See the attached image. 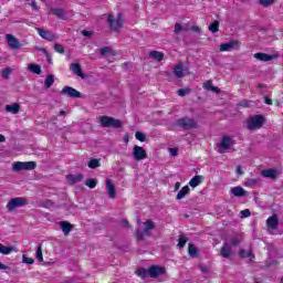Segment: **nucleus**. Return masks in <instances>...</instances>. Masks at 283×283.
<instances>
[{
	"mask_svg": "<svg viewBox=\"0 0 283 283\" xmlns=\"http://www.w3.org/2000/svg\"><path fill=\"white\" fill-rule=\"evenodd\" d=\"M144 229H137L135 232V238L138 242H143L145 240V235H151V230L156 229V224L151 219H148L144 222Z\"/></svg>",
	"mask_w": 283,
	"mask_h": 283,
	"instance_id": "obj_1",
	"label": "nucleus"
},
{
	"mask_svg": "<svg viewBox=\"0 0 283 283\" xmlns=\"http://www.w3.org/2000/svg\"><path fill=\"white\" fill-rule=\"evenodd\" d=\"M98 123L102 127H114V129H120V127H123V122H120V119L107 115L101 116Z\"/></svg>",
	"mask_w": 283,
	"mask_h": 283,
	"instance_id": "obj_2",
	"label": "nucleus"
},
{
	"mask_svg": "<svg viewBox=\"0 0 283 283\" xmlns=\"http://www.w3.org/2000/svg\"><path fill=\"white\" fill-rule=\"evenodd\" d=\"M264 116L263 115H254L247 120V129L253 132L254 129H261L262 125H264Z\"/></svg>",
	"mask_w": 283,
	"mask_h": 283,
	"instance_id": "obj_3",
	"label": "nucleus"
},
{
	"mask_svg": "<svg viewBox=\"0 0 283 283\" xmlns=\"http://www.w3.org/2000/svg\"><path fill=\"white\" fill-rule=\"evenodd\" d=\"M36 169V161H15L13 164V171H32Z\"/></svg>",
	"mask_w": 283,
	"mask_h": 283,
	"instance_id": "obj_4",
	"label": "nucleus"
},
{
	"mask_svg": "<svg viewBox=\"0 0 283 283\" xmlns=\"http://www.w3.org/2000/svg\"><path fill=\"white\" fill-rule=\"evenodd\" d=\"M177 127H181V129H196L198 128V123L189 117H184L177 119Z\"/></svg>",
	"mask_w": 283,
	"mask_h": 283,
	"instance_id": "obj_5",
	"label": "nucleus"
},
{
	"mask_svg": "<svg viewBox=\"0 0 283 283\" xmlns=\"http://www.w3.org/2000/svg\"><path fill=\"white\" fill-rule=\"evenodd\" d=\"M61 94L62 96H67L69 98H83V94L72 86H64Z\"/></svg>",
	"mask_w": 283,
	"mask_h": 283,
	"instance_id": "obj_6",
	"label": "nucleus"
},
{
	"mask_svg": "<svg viewBox=\"0 0 283 283\" xmlns=\"http://www.w3.org/2000/svg\"><path fill=\"white\" fill-rule=\"evenodd\" d=\"M28 205V201L23 197H17L9 201L8 209L9 211H14V209H18V207H25Z\"/></svg>",
	"mask_w": 283,
	"mask_h": 283,
	"instance_id": "obj_7",
	"label": "nucleus"
},
{
	"mask_svg": "<svg viewBox=\"0 0 283 283\" xmlns=\"http://www.w3.org/2000/svg\"><path fill=\"white\" fill-rule=\"evenodd\" d=\"M231 145H233V139L229 136H223L221 143L217 144L219 154H224L228 149H231Z\"/></svg>",
	"mask_w": 283,
	"mask_h": 283,
	"instance_id": "obj_8",
	"label": "nucleus"
},
{
	"mask_svg": "<svg viewBox=\"0 0 283 283\" xmlns=\"http://www.w3.org/2000/svg\"><path fill=\"white\" fill-rule=\"evenodd\" d=\"M108 23L112 30H115V32H118V30L123 28V14L118 13L116 20H114V15L112 14L108 15Z\"/></svg>",
	"mask_w": 283,
	"mask_h": 283,
	"instance_id": "obj_9",
	"label": "nucleus"
},
{
	"mask_svg": "<svg viewBox=\"0 0 283 283\" xmlns=\"http://www.w3.org/2000/svg\"><path fill=\"white\" fill-rule=\"evenodd\" d=\"M149 277L156 279L160 277V275H165L167 273V270L160 265H151L148 269Z\"/></svg>",
	"mask_w": 283,
	"mask_h": 283,
	"instance_id": "obj_10",
	"label": "nucleus"
},
{
	"mask_svg": "<svg viewBox=\"0 0 283 283\" xmlns=\"http://www.w3.org/2000/svg\"><path fill=\"white\" fill-rule=\"evenodd\" d=\"M133 156L135 160H145V158H147V150L140 146L135 145L133 147Z\"/></svg>",
	"mask_w": 283,
	"mask_h": 283,
	"instance_id": "obj_11",
	"label": "nucleus"
},
{
	"mask_svg": "<svg viewBox=\"0 0 283 283\" xmlns=\"http://www.w3.org/2000/svg\"><path fill=\"white\" fill-rule=\"evenodd\" d=\"M221 258H226L227 260L231 259V255H233V248L231 247V243L226 242L221 250H220Z\"/></svg>",
	"mask_w": 283,
	"mask_h": 283,
	"instance_id": "obj_12",
	"label": "nucleus"
},
{
	"mask_svg": "<svg viewBox=\"0 0 283 283\" xmlns=\"http://www.w3.org/2000/svg\"><path fill=\"white\" fill-rule=\"evenodd\" d=\"M36 30L38 34H40L42 39H45V41H56V35L52 33V31L43 30L41 28H38Z\"/></svg>",
	"mask_w": 283,
	"mask_h": 283,
	"instance_id": "obj_13",
	"label": "nucleus"
},
{
	"mask_svg": "<svg viewBox=\"0 0 283 283\" xmlns=\"http://www.w3.org/2000/svg\"><path fill=\"white\" fill-rule=\"evenodd\" d=\"M230 193L234 196V198H244L249 196V192L244 190V188L237 186L230 189Z\"/></svg>",
	"mask_w": 283,
	"mask_h": 283,
	"instance_id": "obj_14",
	"label": "nucleus"
},
{
	"mask_svg": "<svg viewBox=\"0 0 283 283\" xmlns=\"http://www.w3.org/2000/svg\"><path fill=\"white\" fill-rule=\"evenodd\" d=\"M106 193L112 200L116 198V187L112 184V179H106Z\"/></svg>",
	"mask_w": 283,
	"mask_h": 283,
	"instance_id": "obj_15",
	"label": "nucleus"
},
{
	"mask_svg": "<svg viewBox=\"0 0 283 283\" xmlns=\"http://www.w3.org/2000/svg\"><path fill=\"white\" fill-rule=\"evenodd\" d=\"M238 41H230L220 45V52H231V50H238Z\"/></svg>",
	"mask_w": 283,
	"mask_h": 283,
	"instance_id": "obj_16",
	"label": "nucleus"
},
{
	"mask_svg": "<svg viewBox=\"0 0 283 283\" xmlns=\"http://www.w3.org/2000/svg\"><path fill=\"white\" fill-rule=\"evenodd\" d=\"M263 178H270V180H277V170L270 168L261 171Z\"/></svg>",
	"mask_w": 283,
	"mask_h": 283,
	"instance_id": "obj_17",
	"label": "nucleus"
},
{
	"mask_svg": "<svg viewBox=\"0 0 283 283\" xmlns=\"http://www.w3.org/2000/svg\"><path fill=\"white\" fill-rule=\"evenodd\" d=\"M239 256L242 260H247V258L249 259L250 262H253V260H255V254H253V250H244V249H240L239 250Z\"/></svg>",
	"mask_w": 283,
	"mask_h": 283,
	"instance_id": "obj_18",
	"label": "nucleus"
},
{
	"mask_svg": "<svg viewBox=\"0 0 283 283\" xmlns=\"http://www.w3.org/2000/svg\"><path fill=\"white\" fill-rule=\"evenodd\" d=\"M7 42H8V45L13 50L21 48L19 40H17V38H14V35L12 34H7Z\"/></svg>",
	"mask_w": 283,
	"mask_h": 283,
	"instance_id": "obj_19",
	"label": "nucleus"
},
{
	"mask_svg": "<svg viewBox=\"0 0 283 283\" xmlns=\"http://www.w3.org/2000/svg\"><path fill=\"white\" fill-rule=\"evenodd\" d=\"M202 87L207 90L208 92H214V94H220V88L217 86H213V81L208 80L203 83Z\"/></svg>",
	"mask_w": 283,
	"mask_h": 283,
	"instance_id": "obj_20",
	"label": "nucleus"
},
{
	"mask_svg": "<svg viewBox=\"0 0 283 283\" xmlns=\"http://www.w3.org/2000/svg\"><path fill=\"white\" fill-rule=\"evenodd\" d=\"M149 59H151V61H156L157 63H160V61L165 59V54H163V52L160 51H150Z\"/></svg>",
	"mask_w": 283,
	"mask_h": 283,
	"instance_id": "obj_21",
	"label": "nucleus"
},
{
	"mask_svg": "<svg viewBox=\"0 0 283 283\" xmlns=\"http://www.w3.org/2000/svg\"><path fill=\"white\" fill-rule=\"evenodd\" d=\"M266 224H268L269 229H277V224H280V220L277 219V214H274V216L270 217L266 220Z\"/></svg>",
	"mask_w": 283,
	"mask_h": 283,
	"instance_id": "obj_22",
	"label": "nucleus"
},
{
	"mask_svg": "<svg viewBox=\"0 0 283 283\" xmlns=\"http://www.w3.org/2000/svg\"><path fill=\"white\" fill-rule=\"evenodd\" d=\"M60 227H61L64 235H70V232L72 231V229H74V226H72V223H70L67 221H61Z\"/></svg>",
	"mask_w": 283,
	"mask_h": 283,
	"instance_id": "obj_23",
	"label": "nucleus"
},
{
	"mask_svg": "<svg viewBox=\"0 0 283 283\" xmlns=\"http://www.w3.org/2000/svg\"><path fill=\"white\" fill-rule=\"evenodd\" d=\"M6 112H9L10 114H19V112H21V104L13 103L11 105H7Z\"/></svg>",
	"mask_w": 283,
	"mask_h": 283,
	"instance_id": "obj_24",
	"label": "nucleus"
},
{
	"mask_svg": "<svg viewBox=\"0 0 283 283\" xmlns=\"http://www.w3.org/2000/svg\"><path fill=\"white\" fill-rule=\"evenodd\" d=\"M254 59H256V61H262L263 63H266L269 61H273V55L266 53H255Z\"/></svg>",
	"mask_w": 283,
	"mask_h": 283,
	"instance_id": "obj_25",
	"label": "nucleus"
},
{
	"mask_svg": "<svg viewBox=\"0 0 283 283\" xmlns=\"http://www.w3.org/2000/svg\"><path fill=\"white\" fill-rule=\"evenodd\" d=\"M52 14L57 17V19H62V21H65V10L59 9V8H53L51 9Z\"/></svg>",
	"mask_w": 283,
	"mask_h": 283,
	"instance_id": "obj_26",
	"label": "nucleus"
},
{
	"mask_svg": "<svg viewBox=\"0 0 283 283\" xmlns=\"http://www.w3.org/2000/svg\"><path fill=\"white\" fill-rule=\"evenodd\" d=\"M189 191H190L189 186L182 187L181 190H179V192L177 193L176 200H182V198H186Z\"/></svg>",
	"mask_w": 283,
	"mask_h": 283,
	"instance_id": "obj_27",
	"label": "nucleus"
},
{
	"mask_svg": "<svg viewBox=\"0 0 283 283\" xmlns=\"http://www.w3.org/2000/svg\"><path fill=\"white\" fill-rule=\"evenodd\" d=\"M202 182V176L196 175L190 181L189 185L192 187V189H196L200 184Z\"/></svg>",
	"mask_w": 283,
	"mask_h": 283,
	"instance_id": "obj_28",
	"label": "nucleus"
},
{
	"mask_svg": "<svg viewBox=\"0 0 283 283\" xmlns=\"http://www.w3.org/2000/svg\"><path fill=\"white\" fill-rule=\"evenodd\" d=\"M99 54L102 56H109V55L114 56L116 53L114 51H112V48L104 46V48L99 49Z\"/></svg>",
	"mask_w": 283,
	"mask_h": 283,
	"instance_id": "obj_29",
	"label": "nucleus"
},
{
	"mask_svg": "<svg viewBox=\"0 0 283 283\" xmlns=\"http://www.w3.org/2000/svg\"><path fill=\"white\" fill-rule=\"evenodd\" d=\"M136 275H138V277H142V280H145L146 277H149V270L140 268L136 271Z\"/></svg>",
	"mask_w": 283,
	"mask_h": 283,
	"instance_id": "obj_30",
	"label": "nucleus"
},
{
	"mask_svg": "<svg viewBox=\"0 0 283 283\" xmlns=\"http://www.w3.org/2000/svg\"><path fill=\"white\" fill-rule=\"evenodd\" d=\"M12 251H14V247H6L0 243V253L2 255H10Z\"/></svg>",
	"mask_w": 283,
	"mask_h": 283,
	"instance_id": "obj_31",
	"label": "nucleus"
},
{
	"mask_svg": "<svg viewBox=\"0 0 283 283\" xmlns=\"http://www.w3.org/2000/svg\"><path fill=\"white\" fill-rule=\"evenodd\" d=\"M52 85H54V75L50 74L46 76V78L44 81V87L46 90H50V87H52Z\"/></svg>",
	"mask_w": 283,
	"mask_h": 283,
	"instance_id": "obj_32",
	"label": "nucleus"
},
{
	"mask_svg": "<svg viewBox=\"0 0 283 283\" xmlns=\"http://www.w3.org/2000/svg\"><path fill=\"white\" fill-rule=\"evenodd\" d=\"M35 258L39 262H43V244L41 243L38 245Z\"/></svg>",
	"mask_w": 283,
	"mask_h": 283,
	"instance_id": "obj_33",
	"label": "nucleus"
},
{
	"mask_svg": "<svg viewBox=\"0 0 283 283\" xmlns=\"http://www.w3.org/2000/svg\"><path fill=\"white\" fill-rule=\"evenodd\" d=\"M88 167H90V169H97V167H101V160L96 159V158H92L88 161Z\"/></svg>",
	"mask_w": 283,
	"mask_h": 283,
	"instance_id": "obj_34",
	"label": "nucleus"
},
{
	"mask_svg": "<svg viewBox=\"0 0 283 283\" xmlns=\"http://www.w3.org/2000/svg\"><path fill=\"white\" fill-rule=\"evenodd\" d=\"M188 253H189L190 258H197L198 256V248H196V245H193V244H189Z\"/></svg>",
	"mask_w": 283,
	"mask_h": 283,
	"instance_id": "obj_35",
	"label": "nucleus"
},
{
	"mask_svg": "<svg viewBox=\"0 0 283 283\" xmlns=\"http://www.w3.org/2000/svg\"><path fill=\"white\" fill-rule=\"evenodd\" d=\"M167 76H172V78H185L187 76V73L185 72H172V73H166Z\"/></svg>",
	"mask_w": 283,
	"mask_h": 283,
	"instance_id": "obj_36",
	"label": "nucleus"
},
{
	"mask_svg": "<svg viewBox=\"0 0 283 283\" xmlns=\"http://www.w3.org/2000/svg\"><path fill=\"white\" fill-rule=\"evenodd\" d=\"M219 29H220V22H218V21H213V22L209 25V30H210V32H212L213 34H216V32H218Z\"/></svg>",
	"mask_w": 283,
	"mask_h": 283,
	"instance_id": "obj_37",
	"label": "nucleus"
},
{
	"mask_svg": "<svg viewBox=\"0 0 283 283\" xmlns=\"http://www.w3.org/2000/svg\"><path fill=\"white\" fill-rule=\"evenodd\" d=\"M85 185L90 189H94L98 185V180H96V179H86Z\"/></svg>",
	"mask_w": 283,
	"mask_h": 283,
	"instance_id": "obj_38",
	"label": "nucleus"
},
{
	"mask_svg": "<svg viewBox=\"0 0 283 283\" xmlns=\"http://www.w3.org/2000/svg\"><path fill=\"white\" fill-rule=\"evenodd\" d=\"M69 180L73 184L81 182V180H83V175H71L69 176Z\"/></svg>",
	"mask_w": 283,
	"mask_h": 283,
	"instance_id": "obj_39",
	"label": "nucleus"
},
{
	"mask_svg": "<svg viewBox=\"0 0 283 283\" xmlns=\"http://www.w3.org/2000/svg\"><path fill=\"white\" fill-rule=\"evenodd\" d=\"M135 138L139 140L140 143H145L147 140V137L145 136V133L136 132Z\"/></svg>",
	"mask_w": 283,
	"mask_h": 283,
	"instance_id": "obj_40",
	"label": "nucleus"
},
{
	"mask_svg": "<svg viewBox=\"0 0 283 283\" xmlns=\"http://www.w3.org/2000/svg\"><path fill=\"white\" fill-rule=\"evenodd\" d=\"M191 92V88L186 87V88H179L177 91L178 96H187Z\"/></svg>",
	"mask_w": 283,
	"mask_h": 283,
	"instance_id": "obj_41",
	"label": "nucleus"
},
{
	"mask_svg": "<svg viewBox=\"0 0 283 283\" xmlns=\"http://www.w3.org/2000/svg\"><path fill=\"white\" fill-rule=\"evenodd\" d=\"M259 3L264 8H269V6H273V3H275V0H259Z\"/></svg>",
	"mask_w": 283,
	"mask_h": 283,
	"instance_id": "obj_42",
	"label": "nucleus"
},
{
	"mask_svg": "<svg viewBox=\"0 0 283 283\" xmlns=\"http://www.w3.org/2000/svg\"><path fill=\"white\" fill-rule=\"evenodd\" d=\"M188 240H189V239L186 238V237H180L177 247H179V249L185 248V244H187Z\"/></svg>",
	"mask_w": 283,
	"mask_h": 283,
	"instance_id": "obj_43",
	"label": "nucleus"
},
{
	"mask_svg": "<svg viewBox=\"0 0 283 283\" xmlns=\"http://www.w3.org/2000/svg\"><path fill=\"white\" fill-rule=\"evenodd\" d=\"M76 76H78L80 78H82L83 81H87V78H90V75L88 73H85V72H75Z\"/></svg>",
	"mask_w": 283,
	"mask_h": 283,
	"instance_id": "obj_44",
	"label": "nucleus"
},
{
	"mask_svg": "<svg viewBox=\"0 0 283 283\" xmlns=\"http://www.w3.org/2000/svg\"><path fill=\"white\" fill-rule=\"evenodd\" d=\"M174 72H185V64L179 62L177 65H175Z\"/></svg>",
	"mask_w": 283,
	"mask_h": 283,
	"instance_id": "obj_45",
	"label": "nucleus"
},
{
	"mask_svg": "<svg viewBox=\"0 0 283 283\" xmlns=\"http://www.w3.org/2000/svg\"><path fill=\"white\" fill-rule=\"evenodd\" d=\"M22 262H23L24 264H34V259L28 258V255L23 254V255H22Z\"/></svg>",
	"mask_w": 283,
	"mask_h": 283,
	"instance_id": "obj_46",
	"label": "nucleus"
},
{
	"mask_svg": "<svg viewBox=\"0 0 283 283\" xmlns=\"http://www.w3.org/2000/svg\"><path fill=\"white\" fill-rule=\"evenodd\" d=\"M71 72H81V64L72 63L70 66Z\"/></svg>",
	"mask_w": 283,
	"mask_h": 283,
	"instance_id": "obj_47",
	"label": "nucleus"
},
{
	"mask_svg": "<svg viewBox=\"0 0 283 283\" xmlns=\"http://www.w3.org/2000/svg\"><path fill=\"white\" fill-rule=\"evenodd\" d=\"M229 244H230L231 247H238V244H240V239H238V237H232V238L230 239Z\"/></svg>",
	"mask_w": 283,
	"mask_h": 283,
	"instance_id": "obj_48",
	"label": "nucleus"
},
{
	"mask_svg": "<svg viewBox=\"0 0 283 283\" xmlns=\"http://www.w3.org/2000/svg\"><path fill=\"white\" fill-rule=\"evenodd\" d=\"M29 70H30V72H41V66H39L36 64H30Z\"/></svg>",
	"mask_w": 283,
	"mask_h": 283,
	"instance_id": "obj_49",
	"label": "nucleus"
},
{
	"mask_svg": "<svg viewBox=\"0 0 283 283\" xmlns=\"http://www.w3.org/2000/svg\"><path fill=\"white\" fill-rule=\"evenodd\" d=\"M253 185H258V179H247L245 187H253Z\"/></svg>",
	"mask_w": 283,
	"mask_h": 283,
	"instance_id": "obj_50",
	"label": "nucleus"
},
{
	"mask_svg": "<svg viewBox=\"0 0 283 283\" xmlns=\"http://www.w3.org/2000/svg\"><path fill=\"white\" fill-rule=\"evenodd\" d=\"M54 50L55 52H59V54H63V52H65V48H63L61 44H55Z\"/></svg>",
	"mask_w": 283,
	"mask_h": 283,
	"instance_id": "obj_51",
	"label": "nucleus"
},
{
	"mask_svg": "<svg viewBox=\"0 0 283 283\" xmlns=\"http://www.w3.org/2000/svg\"><path fill=\"white\" fill-rule=\"evenodd\" d=\"M251 103H253V101H247V99H244V101H241V102L239 103V105H240V107H251Z\"/></svg>",
	"mask_w": 283,
	"mask_h": 283,
	"instance_id": "obj_52",
	"label": "nucleus"
},
{
	"mask_svg": "<svg viewBox=\"0 0 283 283\" xmlns=\"http://www.w3.org/2000/svg\"><path fill=\"white\" fill-rule=\"evenodd\" d=\"M251 216V210L244 209L241 211V218H249Z\"/></svg>",
	"mask_w": 283,
	"mask_h": 283,
	"instance_id": "obj_53",
	"label": "nucleus"
},
{
	"mask_svg": "<svg viewBox=\"0 0 283 283\" xmlns=\"http://www.w3.org/2000/svg\"><path fill=\"white\" fill-rule=\"evenodd\" d=\"M199 269H200L201 273H206V274L209 273V271H210L209 266L202 265V264L199 265Z\"/></svg>",
	"mask_w": 283,
	"mask_h": 283,
	"instance_id": "obj_54",
	"label": "nucleus"
},
{
	"mask_svg": "<svg viewBox=\"0 0 283 283\" xmlns=\"http://www.w3.org/2000/svg\"><path fill=\"white\" fill-rule=\"evenodd\" d=\"M182 25L180 23L175 24V34H180Z\"/></svg>",
	"mask_w": 283,
	"mask_h": 283,
	"instance_id": "obj_55",
	"label": "nucleus"
},
{
	"mask_svg": "<svg viewBox=\"0 0 283 283\" xmlns=\"http://www.w3.org/2000/svg\"><path fill=\"white\" fill-rule=\"evenodd\" d=\"M168 151L170 154V156H178V148H168Z\"/></svg>",
	"mask_w": 283,
	"mask_h": 283,
	"instance_id": "obj_56",
	"label": "nucleus"
},
{
	"mask_svg": "<svg viewBox=\"0 0 283 283\" xmlns=\"http://www.w3.org/2000/svg\"><path fill=\"white\" fill-rule=\"evenodd\" d=\"M122 227H129V221L127 219H123L120 221Z\"/></svg>",
	"mask_w": 283,
	"mask_h": 283,
	"instance_id": "obj_57",
	"label": "nucleus"
},
{
	"mask_svg": "<svg viewBox=\"0 0 283 283\" xmlns=\"http://www.w3.org/2000/svg\"><path fill=\"white\" fill-rule=\"evenodd\" d=\"M235 172L238 174V176H242V174H244V172L242 171V167H241V166H238V167H237Z\"/></svg>",
	"mask_w": 283,
	"mask_h": 283,
	"instance_id": "obj_58",
	"label": "nucleus"
},
{
	"mask_svg": "<svg viewBox=\"0 0 283 283\" xmlns=\"http://www.w3.org/2000/svg\"><path fill=\"white\" fill-rule=\"evenodd\" d=\"M82 34H83V36H92V32H90L87 30H83Z\"/></svg>",
	"mask_w": 283,
	"mask_h": 283,
	"instance_id": "obj_59",
	"label": "nucleus"
},
{
	"mask_svg": "<svg viewBox=\"0 0 283 283\" xmlns=\"http://www.w3.org/2000/svg\"><path fill=\"white\" fill-rule=\"evenodd\" d=\"M265 104L266 105H273V101L270 97H265Z\"/></svg>",
	"mask_w": 283,
	"mask_h": 283,
	"instance_id": "obj_60",
	"label": "nucleus"
},
{
	"mask_svg": "<svg viewBox=\"0 0 283 283\" xmlns=\"http://www.w3.org/2000/svg\"><path fill=\"white\" fill-rule=\"evenodd\" d=\"M2 78H10V72H3Z\"/></svg>",
	"mask_w": 283,
	"mask_h": 283,
	"instance_id": "obj_61",
	"label": "nucleus"
},
{
	"mask_svg": "<svg viewBox=\"0 0 283 283\" xmlns=\"http://www.w3.org/2000/svg\"><path fill=\"white\" fill-rule=\"evenodd\" d=\"M178 189H180V182L177 181V182L175 184V191H178Z\"/></svg>",
	"mask_w": 283,
	"mask_h": 283,
	"instance_id": "obj_62",
	"label": "nucleus"
},
{
	"mask_svg": "<svg viewBox=\"0 0 283 283\" xmlns=\"http://www.w3.org/2000/svg\"><path fill=\"white\" fill-rule=\"evenodd\" d=\"M0 143H6V136L0 134Z\"/></svg>",
	"mask_w": 283,
	"mask_h": 283,
	"instance_id": "obj_63",
	"label": "nucleus"
},
{
	"mask_svg": "<svg viewBox=\"0 0 283 283\" xmlns=\"http://www.w3.org/2000/svg\"><path fill=\"white\" fill-rule=\"evenodd\" d=\"M6 269H8L7 265L3 263H0V270L6 271Z\"/></svg>",
	"mask_w": 283,
	"mask_h": 283,
	"instance_id": "obj_64",
	"label": "nucleus"
}]
</instances>
